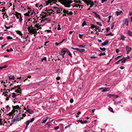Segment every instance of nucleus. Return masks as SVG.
Returning <instances> with one entry per match:
<instances>
[{
  "label": "nucleus",
  "instance_id": "423d86ee",
  "mask_svg": "<svg viewBox=\"0 0 132 132\" xmlns=\"http://www.w3.org/2000/svg\"><path fill=\"white\" fill-rule=\"evenodd\" d=\"M41 25H40L38 23L35 25L34 28L36 29V30H38L39 29H41Z\"/></svg>",
  "mask_w": 132,
  "mask_h": 132
},
{
  "label": "nucleus",
  "instance_id": "603ef678",
  "mask_svg": "<svg viewBox=\"0 0 132 132\" xmlns=\"http://www.w3.org/2000/svg\"><path fill=\"white\" fill-rule=\"evenodd\" d=\"M59 126H57L55 127L54 128V129L55 130H58V129H59Z\"/></svg>",
  "mask_w": 132,
  "mask_h": 132
},
{
  "label": "nucleus",
  "instance_id": "13d9d810",
  "mask_svg": "<svg viewBox=\"0 0 132 132\" xmlns=\"http://www.w3.org/2000/svg\"><path fill=\"white\" fill-rule=\"evenodd\" d=\"M7 38L8 40H10L12 39V38L10 36H8L7 37Z\"/></svg>",
  "mask_w": 132,
  "mask_h": 132
},
{
  "label": "nucleus",
  "instance_id": "0eeeda50",
  "mask_svg": "<svg viewBox=\"0 0 132 132\" xmlns=\"http://www.w3.org/2000/svg\"><path fill=\"white\" fill-rule=\"evenodd\" d=\"M15 117L16 118L18 121H19L21 119H23V117H21V113L18 114Z\"/></svg>",
  "mask_w": 132,
  "mask_h": 132
},
{
  "label": "nucleus",
  "instance_id": "680f3d73",
  "mask_svg": "<svg viewBox=\"0 0 132 132\" xmlns=\"http://www.w3.org/2000/svg\"><path fill=\"white\" fill-rule=\"evenodd\" d=\"M65 40V39H63V40H62V41H61V42H60V43H59V44H60V45H61V44L63 43Z\"/></svg>",
  "mask_w": 132,
  "mask_h": 132
},
{
  "label": "nucleus",
  "instance_id": "de8ad7c7",
  "mask_svg": "<svg viewBox=\"0 0 132 132\" xmlns=\"http://www.w3.org/2000/svg\"><path fill=\"white\" fill-rule=\"evenodd\" d=\"M109 110L110 112H113V109L111 108L110 107H109Z\"/></svg>",
  "mask_w": 132,
  "mask_h": 132
},
{
  "label": "nucleus",
  "instance_id": "4c0bfd02",
  "mask_svg": "<svg viewBox=\"0 0 132 132\" xmlns=\"http://www.w3.org/2000/svg\"><path fill=\"white\" fill-rule=\"evenodd\" d=\"M106 55L105 53V52H103V53H100L99 55L100 56H101L102 55Z\"/></svg>",
  "mask_w": 132,
  "mask_h": 132
},
{
  "label": "nucleus",
  "instance_id": "c9c22d12",
  "mask_svg": "<svg viewBox=\"0 0 132 132\" xmlns=\"http://www.w3.org/2000/svg\"><path fill=\"white\" fill-rule=\"evenodd\" d=\"M85 50L83 49H79L78 51L81 53H82L85 52Z\"/></svg>",
  "mask_w": 132,
  "mask_h": 132
},
{
  "label": "nucleus",
  "instance_id": "58836bf2",
  "mask_svg": "<svg viewBox=\"0 0 132 132\" xmlns=\"http://www.w3.org/2000/svg\"><path fill=\"white\" fill-rule=\"evenodd\" d=\"M43 60H44L45 61H47V58L46 57H44L41 60V61L42 62L43 61Z\"/></svg>",
  "mask_w": 132,
  "mask_h": 132
},
{
  "label": "nucleus",
  "instance_id": "39448f33",
  "mask_svg": "<svg viewBox=\"0 0 132 132\" xmlns=\"http://www.w3.org/2000/svg\"><path fill=\"white\" fill-rule=\"evenodd\" d=\"M35 119L34 118H32L30 120H28L27 121L26 123V126L25 127L26 129L28 127V125L30 123L32 122Z\"/></svg>",
  "mask_w": 132,
  "mask_h": 132
},
{
  "label": "nucleus",
  "instance_id": "a18cd8bd",
  "mask_svg": "<svg viewBox=\"0 0 132 132\" xmlns=\"http://www.w3.org/2000/svg\"><path fill=\"white\" fill-rule=\"evenodd\" d=\"M30 26V25H32V24L31 23H30L29 22H27L26 24V26L27 27V26Z\"/></svg>",
  "mask_w": 132,
  "mask_h": 132
},
{
  "label": "nucleus",
  "instance_id": "5fc2aeb1",
  "mask_svg": "<svg viewBox=\"0 0 132 132\" xmlns=\"http://www.w3.org/2000/svg\"><path fill=\"white\" fill-rule=\"evenodd\" d=\"M71 124H70L66 126L65 127V129L69 127Z\"/></svg>",
  "mask_w": 132,
  "mask_h": 132
},
{
  "label": "nucleus",
  "instance_id": "a878e982",
  "mask_svg": "<svg viewBox=\"0 0 132 132\" xmlns=\"http://www.w3.org/2000/svg\"><path fill=\"white\" fill-rule=\"evenodd\" d=\"M62 9L58 8L56 10V12L57 13H62L61 12L62 11Z\"/></svg>",
  "mask_w": 132,
  "mask_h": 132
},
{
  "label": "nucleus",
  "instance_id": "f3484780",
  "mask_svg": "<svg viewBox=\"0 0 132 132\" xmlns=\"http://www.w3.org/2000/svg\"><path fill=\"white\" fill-rule=\"evenodd\" d=\"M16 33L20 35L21 36V37L22 38H23V39L24 38V37H23V34L20 31L17 30L15 31Z\"/></svg>",
  "mask_w": 132,
  "mask_h": 132
},
{
  "label": "nucleus",
  "instance_id": "cd10ccee",
  "mask_svg": "<svg viewBox=\"0 0 132 132\" xmlns=\"http://www.w3.org/2000/svg\"><path fill=\"white\" fill-rule=\"evenodd\" d=\"M116 13L117 15L118 16L119 15L123 14V12L121 11H120V12L117 11L116 12Z\"/></svg>",
  "mask_w": 132,
  "mask_h": 132
},
{
  "label": "nucleus",
  "instance_id": "c85d7f7f",
  "mask_svg": "<svg viewBox=\"0 0 132 132\" xmlns=\"http://www.w3.org/2000/svg\"><path fill=\"white\" fill-rule=\"evenodd\" d=\"M17 121H18L17 120V119L15 117L14 119H13L12 120V123H14L15 122H16Z\"/></svg>",
  "mask_w": 132,
  "mask_h": 132
},
{
  "label": "nucleus",
  "instance_id": "f704fd0d",
  "mask_svg": "<svg viewBox=\"0 0 132 132\" xmlns=\"http://www.w3.org/2000/svg\"><path fill=\"white\" fill-rule=\"evenodd\" d=\"M114 35L113 34H112L111 33V32H109V33L107 34L106 35V36L111 35V36H113Z\"/></svg>",
  "mask_w": 132,
  "mask_h": 132
},
{
  "label": "nucleus",
  "instance_id": "b1692460",
  "mask_svg": "<svg viewBox=\"0 0 132 132\" xmlns=\"http://www.w3.org/2000/svg\"><path fill=\"white\" fill-rule=\"evenodd\" d=\"M93 13L95 14V16L97 18H98L99 19H101L100 16L99 14H97L96 12L95 11H93Z\"/></svg>",
  "mask_w": 132,
  "mask_h": 132
},
{
  "label": "nucleus",
  "instance_id": "6e6d98bb",
  "mask_svg": "<svg viewBox=\"0 0 132 132\" xmlns=\"http://www.w3.org/2000/svg\"><path fill=\"white\" fill-rule=\"evenodd\" d=\"M6 108L7 109V111L9 110L10 109V107L8 105L6 106Z\"/></svg>",
  "mask_w": 132,
  "mask_h": 132
},
{
  "label": "nucleus",
  "instance_id": "bb28decb",
  "mask_svg": "<svg viewBox=\"0 0 132 132\" xmlns=\"http://www.w3.org/2000/svg\"><path fill=\"white\" fill-rule=\"evenodd\" d=\"M34 27H32V25L28 26H27V28L28 30L30 31Z\"/></svg>",
  "mask_w": 132,
  "mask_h": 132
},
{
  "label": "nucleus",
  "instance_id": "ddd939ff",
  "mask_svg": "<svg viewBox=\"0 0 132 132\" xmlns=\"http://www.w3.org/2000/svg\"><path fill=\"white\" fill-rule=\"evenodd\" d=\"M46 9L45 10V11L47 12V13H48V15H50L53 12H54L53 10L51 9H47V8H46Z\"/></svg>",
  "mask_w": 132,
  "mask_h": 132
},
{
  "label": "nucleus",
  "instance_id": "dca6fc26",
  "mask_svg": "<svg viewBox=\"0 0 132 132\" xmlns=\"http://www.w3.org/2000/svg\"><path fill=\"white\" fill-rule=\"evenodd\" d=\"M45 21H47L48 22H50V20H48L47 18H45V19H42L40 21V22L41 23H43L44 24L45 23Z\"/></svg>",
  "mask_w": 132,
  "mask_h": 132
},
{
  "label": "nucleus",
  "instance_id": "774afa93",
  "mask_svg": "<svg viewBox=\"0 0 132 132\" xmlns=\"http://www.w3.org/2000/svg\"><path fill=\"white\" fill-rule=\"evenodd\" d=\"M125 67L123 66H121L120 67V68L121 69H123L125 68Z\"/></svg>",
  "mask_w": 132,
  "mask_h": 132
},
{
  "label": "nucleus",
  "instance_id": "a211bd4d",
  "mask_svg": "<svg viewBox=\"0 0 132 132\" xmlns=\"http://www.w3.org/2000/svg\"><path fill=\"white\" fill-rule=\"evenodd\" d=\"M13 108L14 110H18L20 112V111L21 110V108L18 105H16L15 106H14L13 107Z\"/></svg>",
  "mask_w": 132,
  "mask_h": 132
},
{
  "label": "nucleus",
  "instance_id": "a19ab883",
  "mask_svg": "<svg viewBox=\"0 0 132 132\" xmlns=\"http://www.w3.org/2000/svg\"><path fill=\"white\" fill-rule=\"evenodd\" d=\"M99 48L101 50L103 51H105L106 50V49L105 48H102L101 47H99Z\"/></svg>",
  "mask_w": 132,
  "mask_h": 132
},
{
  "label": "nucleus",
  "instance_id": "7c9ffc66",
  "mask_svg": "<svg viewBox=\"0 0 132 132\" xmlns=\"http://www.w3.org/2000/svg\"><path fill=\"white\" fill-rule=\"evenodd\" d=\"M20 18H19L18 19L19 22H20V24L22 23V21L23 20V19L22 18V16H21L20 17Z\"/></svg>",
  "mask_w": 132,
  "mask_h": 132
},
{
  "label": "nucleus",
  "instance_id": "412c9836",
  "mask_svg": "<svg viewBox=\"0 0 132 132\" xmlns=\"http://www.w3.org/2000/svg\"><path fill=\"white\" fill-rule=\"evenodd\" d=\"M15 15L16 17V19H18L21 16V14L20 13H19L18 12H16Z\"/></svg>",
  "mask_w": 132,
  "mask_h": 132
},
{
  "label": "nucleus",
  "instance_id": "79ce46f5",
  "mask_svg": "<svg viewBox=\"0 0 132 132\" xmlns=\"http://www.w3.org/2000/svg\"><path fill=\"white\" fill-rule=\"evenodd\" d=\"M85 45H79L78 46V47L79 48H85Z\"/></svg>",
  "mask_w": 132,
  "mask_h": 132
},
{
  "label": "nucleus",
  "instance_id": "393cba45",
  "mask_svg": "<svg viewBox=\"0 0 132 132\" xmlns=\"http://www.w3.org/2000/svg\"><path fill=\"white\" fill-rule=\"evenodd\" d=\"M26 111L30 114H32L34 113V111L30 109H28L26 110Z\"/></svg>",
  "mask_w": 132,
  "mask_h": 132
},
{
  "label": "nucleus",
  "instance_id": "72a5a7b5",
  "mask_svg": "<svg viewBox=\"0 0 132 132\" xmlns=\"http://www.w3.org/2000/svg\"><path fill=\"white\" fill-rule=\"evenodd\" d=\"M9 79L10 80H14V76H9L8 77Z\"/></svg>",
  "mask_w": 132,
  "mask_h": 132
},
{
  "label": "nucleus",
  "instance_id": "4d7b16f0",
  "mask_svg": "<svg viewBox=\"0 0 132 132\" xmlns=\"http://www.w3.org/2000/svg\"><path fill=\"white\" fill-rule=\"evenodd\" d=\"M79 37L81 39L82 38V35L79 34H78Z\"/></svg>",
  "mask_w": 132,
  "mask_h": 132
},
{
  "label": "nucleus",
  "instance_id": "8fccbe9b",
  "mask_svg": "<svg viewBox=\"0 0 132 132\" xmlns=\"http://www.w3.org/2000/svg\"><path fill=\"white\" fill-rule=\"evenodd\" d=\"M4 26L6 29H10L11 27V26H9L8 27H7L6 25H5Z\"/></svg>",
  "mask_w": 132,
  "mask_h": 132
},
{
  "label": "nucleus",
  "instance_id": "6e6552de",
  "mask_svg": "<svg viewBox=\"0 0 132 132\" xmlns=\"http://www.w3.org/2000/svg\"><path fill=\"white\" fill-rule=\"evenodd\" d=\"M123 21L124 22L123 24H122L123 26H124L125 25L127 26L128 25V21L127 19H126L123 20Z\"/></svg>",
  "mask_w": 132,
  "mask_h": 132
},
{
  "label": "nucleus",
  "instance_id": "c756f323",
  "mask_svg": "<svg viewBox=\"0 0 132 132\" xmlns=\"http://www.w3.org/2000/svg\"><path fill=\"white\" fill-rule=\"evenodd\" d=\"M120 60H121V63H125L126 61V58H124V57H123V58Z\"/></svg>",
  "mask_w": 132,
  "mask_h": 132
},
{
  "label": "nucleus",
  "instance_id": "1a4fd4ad",
  "mask_svg": "<svg viewBox=\"0 0 132 132\" xmlns=\"http://www.w3.org/2000/svg\"><path fill=\"white\" fill-rule=\"evenodd\" d=\"M66 48H64L62 49L60 52L59 53V54L60 55H65L66 53Z\"/></svg>",
  "mask_w": 132,
  "mask_h": 132
},
{
  "label": "nucleus",
  "instance_id": "6ab92c4d",
  "mask_svg": "<svg viewBox=\"0 0 132 132\" xmlns=\"http://www.w3.org/2000/svg\"><path fill=\"white\" fill-rule=\"evenodd\" d=\"M109 42V41L108 40H106L104 42L102 43V46H104L107 45L108 43Z\"/></svg>",
  "mask_w": 132,
  "mask_h": 132
},
{
  "label": "nucleus",
  "instance_id": "aec40b11",
  "mask_svg": "<svg viewBox=\"0 0 132 132\" xmlns=\"http://www.w3.org/2000/svg\"><path fill=\"white\" fill-rule=\"evenodd\" d=\"M37 30H36V29L34 28L32 29L31 30L30 32L32 33L33 34H34L36 33L37 32Z\"/></svg>",
  "mask_w": 132,
  "mask_h": 132
},
{
  "label": "nucleus",
  "instance_id": "f257e3e1",
  "mask_svg": "<svg viewBox=\"0 0 132 132\" xmlns=\"http://www.w3.org/2000/svg\"><path fill=\"white\" fill-rule=\"evenodd\" d=\"M57 1L60 2L65 7H68L71 6L70 4L72 2L70 0H44V6L47 5L49 4L51 5L53 4H55Z\"/></svg>",
  "mask_w": 132,
  "mask_h": 132
},
{
  "label": "nucleus",
  "instance_id": "e2e57ef3",
  "mask_svg": "<svg viewBox=\"0 0 132 132\" xmlns=\"http://www.w3.org/2000/svg\"><path fill=\"white\" fill-rule=\"evenodd\" d=\"M52 8L54 9H56V10L58 8L57 7L55 6H52Z\"/></svg>",
  "mask_w": 132,
  "mask_h": 132
},
{
  "label": "nucleus",
  "instance_id": "09e8293b",
  "mask_svg": "<svg viewBox=\"0 0 132 132\" xmlns=\"http://www.w3.org/2000/svg\"><path fill=\"white\" fill-rule=\"evenodd\" d=\"M90 26H91V28L92 29H93L95 27V26L94 25V24H91Z\"/></svg>",
  "mask_w": 132,
  "mask_h": 132
},
{
  "label": "nucleus",
  "instance_id": "052dcab7",
  "mask_svg": "<svg viewBox=\"0 0 132 132\" xmlns=\"http://www.w3.org/2000/svg\"><path fill=\"white\" fill-rule=\"evenodd\" d=\"M110 30V28L109 27H108L106 29V32H107L108 31H109Z\"/></svg>",
  "mask_w": 132,
  "mask_h": 132
},
{
  "label": "nucleus",
  "instance_id": "9d476101",
  "mask_svg": "<svg viewBox=\"0 0 132 132\" xmlns=\"http://www.w3.org/2000/svg\"><path fill=\"white\" fill-rule=\"evenodd\" d=\"M101 89H103V90L101 91L102 92H105V91H109L110 90V89L109 88H104V87H102V88H99V90H101Z\"/></svg>",
  "mask_w": 132,
  "mask_h": 132
},
{
  "label": "nucleus",
  "instance_id": "864d4df0",
  "mask_svg": "<svg viewBox=\"0 0 132 132\" xmlns=\"http://www.w3.org/2000/svg\"><path fill=\"white\" fill-rule=\"evenodd\" d=\"M46 31L48 33L51 32L52 33V31L51 30H47Z\"/></svg>",
  "mask_w": 132,
  "mask_h": 132
},
{
  "label": "nucleus",
  "instance_id": "9b49d317",
  "mask_svg": "<svg viewBox=\"0 0 132 132\" xmlns=\"http://www.w3.org/2000/svg\"><path fill=\"white\" fill-rule=\"evenodd\" d=\"M48 14H46L44 12L42 13L40 15L41 18L42 19H45L46 18V17L48 16Z\"/></svg>",
  "mask_w": 132,
  "mask_h": 132
},
{
  "label": "nucleus",
  "instance_id": "f8f14e48",
  "mask_svg": "<svg viewBox=\"0 0 132 132\" xmlns=\"http://www.w3.org/2000/svg\"><path fill=\"white\" fill-rule=\"evenodd\" d=\"M108 96L110 98H112V97H113L114 98H116L118 97V96L117 95L111 94H108Z\"/></svg>",
  "mask_w": 132,
  "mask_h": 132
},
{
  "label": "nucleus",
  "instance_id": "c03bdc74",
  "mask_svg": "<svg viewBox=\"0 0 132 132\" xmlns=\"http://www.w3.org/2000/svg\"><path fill=\"white\" fill-rule=\"evenodd\" d=\"M116 23L115 22L112 23V26L111 27V29H113V27L114 26V23Z\"/></svg>",
  "mask_w": 132,
  "mask_h": 132
},
{
  "label": "nucleus",
  "instance_id": "5701e85b",
  "mask_svg": "<svg viewBox=\"0 0 132 132\" xmlns=\"http://www.w3.org/2000/svg\"><path fill=\"white\" fill-rule=\"evenodd\" d=\"M66 53L68 55L70 56L71 57H72V54H71L70 52L66 48Z\"/></svg>",
  "mask_w": 132,
  "mask_h": 132
},
{
  "label": "nucleus",
  "instance_id": "20e7f679",
  "mask_svg": "<svg viewBox=\"0 0 132 132\" xmlns=\"http://www.w3.org/2000/svg\"><path fill=\"white\" fill-rule=\"evenodd\" d=\"M63 12L64 13V15L66 16V14L68 15H72L73 14V12L71 11L68 10L66 9H64L63 10Z\"/></svg>",
  "mask_w": 132,
  "mask_h": 132
},
{
  "label": "nucleus",
  "instance_id": "0e129e2a",
  "mask_svg": "<svg viewBox=\"0 0 132 132\" xmlns=\"http://www.w3.org/2000/svg\"><path fill=\"white\" fill-rule=\"evenodd\" d=\"M19 87V85H18V86H17L16 87H15V86L14 87V88H12V89H16V88H18V87Z\"/></svg>",
  "mask_w": 132,
  "mask_h": 132
},
{
  "label": "nucleus",
  "instance_id": "e433bc0d",
  "mask_svg": "<svg viewBox=\"0 0 132 132\" xmlns=\"http://www.w3.org/2000/svg\"><path fill=\"white\" fill-rule=\"evenodd\" d=\"M128 35L130 36H132V32L128 30Z\"/></svg>",
  "mask_w": 132,
  "mask_h": 132
},
{
  "label": "nucleus",
  "instance_id": "3c124183",
  "mask_svg": "<svg viewBox=\"0 0 132 132\" xmlns=\"http://www.w3.org/2000/svg\"><path fill=\"white\" fill-rule=\"evenodd\" d=\"M96 28L95 31H96V30H100V28L99 27H98L97 26H95V28Z\"/></svg>",
  "mask_w": 132,
  "mask_h": 132
},
{
  "label": "nucleus",
  "instance_id": "ea45409f",
  "mask_svg": "<svg viewBox=\"0 0 132 132\" xmlns=\"http://www.w3.org/2000/svg\"><path fill=\"white\" fill-rule=\"evenodd\" d=\"M60 27H61V26H60V24H58V25L57 26V29L58 30H60L61 29Z\"/></svg>",
  "mask_w": 132,
  "mask_h": 132
},
{
  "label": "nucleus",
  "instance_id": "338daca9",
  "mask_svg": "<svg viewBox=\"0 0 132 132\" xmlns=\"http://www.w3.org/2000/svg\"><path fill=\"white\" fill-rule=\"evenodd\" d=\"M70 103H72L73 102V100L72 99H71L70 100Z\"/></svg>",
  "mask_w": 132,
  "mask_h": 132
},
{
  "label": "nucleus",
  "instance_id": "2f4dec72",
  "mask_svg": "<svg viewBox=\"0 0 132 132\" xmlns=\"http://www.w3.org/2000/svg\"><path fill=\"white\" fill-rule=\"evenodd\" d=\"M121 101H115L114 102V104L116 105H117L118 104H121Z\"/></svg>",
  "mask_w": 132,
  "mask_h": 132
},
{
  "label": "nucleus",
  "instance_id": "37998d69",
  "mask_svg": "<svg viewBox=\"0 0 132 132\" xmlns=\"http://www.w3.org/2000/svg\"><path fill=\"white\" fill-rule=\"evenodd\" d=\"M86 24V22L85 21H84L82 23V26L84 27Z\"/></svg>",
  "mask_w": 132,
  "mask_h": 132
},
{
  "label": "nucleus",
  "instance_id": "69168bd1",
  "mask_svg": "<svg viewBox=\"0 0 132 132\" xmlns=\"http://www.w3.org/2000/svg\"><path fill=\"white\" fill-rule=\"evenodd\" d=\"M119 49H117L116 50V53H118L119 52Z\"/></svg>",
  "mask_w": 132,
  "mask_h": 132
},
{
  "label": "nucleus",
  "instance_id": "49530a36",
  "mask_svg": "<svg viewBox=\"0 0 132 132\" xmlns=\"http://www.w3.org/2000/svg\"><path fill=\"white\" fill-rule=\"evenodd\" d=\"M96 24L100 26H102V25L100 22H97Z\"/></svg>",
  "mask_w": 132,
  "mask_h": 132
},
{
  "label": "nucleus",
  "instance_id": "bf43d9fd",
  "mask_svg": "<svg viewBox=\"0 0 132 132\" xmlns=\"http://www.w3.org/2000/svg\"><path fill=\"white\" fill-rule=\"evenodd\" d=\"M121 60H118L116 62V63L117 64H119V63L121 61Z\"/></svg>",
  "mask_w": 132,
  "mask_h": 132
},
{
  "label": "nucleus",
  "instance_id": "4468645a",
  "mask_svg": "<svg viewBox=\"0 0 132 132\" xmlns=\"http://www.w3.org/2000/svg\"><path fill=\"white\" fill-rule=\"evenodd\" d=\"M35 6L36 7H38V9L40 10L42 9L43 6L42 4L37 3L36 4Z\"/></svg>",
  "mask_w": 132,
  "mask_h": 132
},
{
  "label": "nucleus",
  "instance_id": "473e14b6",
  "mask_svg": "<svg viewBox=\"0 0 132 132\" xmlns=\"http://www.w3.org/2000/svg\"><path fill=\"white\" fill-rule=\"evenodd\" d=\"M121 37L120 39V40H125V38H126V37L125 36L123 35H121Z\"/></svg>",
  "mask_w": 132,
  "mask_h": 132
},
{
  "label": "nucleus",
  "instance_id": "f03ea898",
  "mask_svg": "<svg viewBox=\"0 0 132 132\" xmlns=\"http://www.w3.org/2000/svg\"><path fill=\"white\" fill-rule=\"evenodd\" d=\"M15 92L16 93H13L12 94V97L14 99H16L19 98V96L20 95L19 94H18V93H19L20 94L21 93V90L20 88H19L17 90H15Z\"/></svg>",
  "mask_w": 132,
  "mask_h": 132
},
{
  "label": "nucleus",
  "instance_id": "2eb2a0df",
  "mask_svg": "<svg viewBox=\"0 0 132 132\" xmlns=\"http://www.w3.org/2000/svg\"><path fill=\"white\" fill-rule=\"evenodd\" d=\"M126 50L127 51V54H128L129 52L131 50L132 48L129 47L128 46H126Z\"/></svg>",
  "mask_w": 132,
  "mask_h": 132
},
{
  "label": "nucleus",
  "instance_id": "7ed1b4c3",
  "mask_svg": "<svg viewBox=\"0 0 132 132\" xmlns=\"http://www.w3.org/2000/svg\"><path fill=\"white\" fill-rule=\"evenodd\" d=\"M30 8L28 7V10L27 12L24 13V15L26 16H29L30 15L34 16L35 15V12L33 10H30Z\"/></svg>",
  "mask_w": 132,
  "mask_h": 132
},
{
  "label": "nucleus",
  "instance_id": "4be33fe9",
  "mask_svg": "<svg viewBox=\"0 0 132 132\" xmlns=\"http://www.w3.org/2000/svg\"><path fill=\"white\" fill-rule=\"evenodd\" d=\"M50 118L49 117H47L43 120V122L42 123H45L47 121L48 119Z\"/></svg>",
  "mask_w": 132,
  "mask_h": 132
}]
</instances>
